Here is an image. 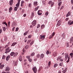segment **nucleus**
<instances>
[{"label": "nucleus", "instance_id": "nucleus-20", "mask_svg": "<svg viewBox=\"0 0 73 73\" xmlns=\"http://www.w3.org/2000/svg\"><path fill=\"white\" fill-rule=\"evenodd\" d=\"M23 3H24V1H21V6L22 8H23Z\"/></svg>", "mask_w": 73, "mask_h": 73}, {"label": "nucleus", "instance_id": "nucleus-35", "mask_svg": "<svg viewBox=\"0 0 73 73\" xmlns=\"http://www.w3.org/2000/svg\"><path fill=\"white\" fill-rule=\"evenodd\" d=\"M25 49H28L29 48V46L28 45H26L25 47Z\"/></svg>", "mask_w": 73, "mask_h": 73}, {"label": "nucleus", "instance_id": "nucleus-33", "mask_svg": "<svg viewBox=\"0 0 73 73\" xmlns=\"http://www.w3.org/2000/svg\"><path fill=\"white\" fill-rule=\"evenodd\" d=\"M48 14H49V13L48 11H47L45 13V16H48Z\"/></svg>", "mask_w": 73, "mask_h": 73}, {"label": "nucleus", "instance_id": "nucleus-52", "mask_svg": "<svg viewBox=\"0 0 73 73\" xmlns=\"http://www.w3.org/2000/svg\"><path fill=\"white\" fill-rule=\"evenodd\" d=\"M33 43H34V42L33 41L31 42L30 43V45H32V44H33Z\"/></svg>", "mask_w": 73, "mask_h": 73}, {"label": "nucleus", "instance_id": "nucleus-36", "mask_svg": "<svg viewBox=\"0 0 73 73\" xmlns=\"http://www.w3.org/2000/svg\"><path fill=\"white\" fill-rule=\"evenodd\" d=\"M62 36L63 37V38H65V35H64V33H63L62 34Z\"/></svg>", "mask_w": 73, "mask_h": 73}, {"label": "nucleus", "instance_id": "nucleus-16", "mask_svg": "<svg viewBox=\"0 0 73 73\" xmlns=\"http://www.w3.org/2000/svg\"><path fill=\"white\" fill-rule=\"evenodd\" d=\"M57 54V53L56 52H53V55L54 56V57H56V56Z\"/></svg>", "mask_w": 73, "mask_h": 73}, {"label": "nucleus", "instance_id": "nucleus-28", "mask_svg": "<svg viewBox=\"0 0 73 73\" xmlns=\"http://www.w3.org/2000/svg\"><path fill=\"white\" fill-rule=\"evenodd\" d=\"M3 24H5L6 25L7 27L8 25H7V23H6V22H4L2 23Z\"/></svg>", "mask_w": 73, "mask_h": 73}, {"label": "nucleus", "instance_id": "nucleus-41", "mask_svg": "<svg viewBox=\"0 0 73 73\" xmlns=\"http://www.w3.org/2000/svg\"><path fill=\"white\" fill-rule=\"evenodd\" d=\"M40 56V55L39 54H38L36 56L37 58H39Z\"/></svg>", "mask_w": 73, "mask_h": 73}, {"label": "nucleus", "instance_id": "nucleus-5", "mask_svg": "<svg viewBox=\"0 0 73 73\" xmlns=\"http://www.w3.org/2000/svg\"><path fill=\"white\" fill-rule=\"evenodd\" d=\"M68 25H71L73 24V21L72 22V21H69L68 23Z\"/></svg>", "mask_w": 73, "mask_h": 73}, {"label": "nucleus", "instance_id": "nucleus-50", "mask_svg": "<svg viewBox=\"0 0 73 73\" xmlns=\"http://www.w3.org/2000/svg\"><path fill=\"white\" fill-rule=\"evenodd\" d=\"M31 40L30 39L27 42V44H29V42H31Z\"/></svg>", "mask_w": 73, "mask_h": 73}, {"label": "nucleus", "instance_id": "nucleus-63", "mask_svg": "<svg viewBox=\"0 0 73 73\" xmlns=\"http://www.w3.org/2000/svg\"><path fill=\"white\" fill-rule=\"evenodd\" d=\"M29 7H31V3H29Z\"/></svg>", "mask_w": 73, "mask_h": 73}, {"label": "nucleus", "instance_id": "nucleus-46", "mask_svg": "<svg viewBox=\"0 0 73 73\" xmlns=\"http://www.w3.org/2000/svg\"><path fill=\"white\" fill-rule=\"evenodd\" d=\"M64 6H62L61 7L60 9V10H61V9H63L64 8Z\"/></svg>", "mask_w": 73, "mask_h": 73}, {"label": "nucleus", "instance_id": "nucleus-60", "mask_svg": "<svg viewBox=\"0 0 73 73\" xmlns=\"http://www.w3.org/2000/svg\"><path fill=\"white\" fill-rule=\"evenodd\" d=\"M32 36V35H29L28 36V38H30L31 37V36Z\"/></svg>", "mask_w": 73, "mask_h": 73}, {"label": "nucleus", "instance_id": "nucleus-53", "mask_svg": "<svg viewBox=\"0 0 73 73\" xmlns=\"http://www.w3.org/2000/svg\"><path fill=\"white\" fill-rule=\"evenodd\" d=\"M3 29L4 31H5V27H3Z\"/></svg>", "mask_w": 73, "mask_h": 73}, {"label": "nucleus", "instance_id": "nucleus-15", "mask_svg": "<svg viewBox=\"0 0 73 73\" xmlns=\"http://www.w3.org/2000/svg\"><path fill=\"white\" fill-rule=\"evenodd\" d=\"M16 44H17V42H14L11 45V46H14L15 45H16Z\"/></svg>", "mask_w": 73, "mask_h": 73}, {"label": "nucleus", "instance_id": "nucleus-24", "mask_svg": "<svg viewBox=\"0 0 73 73\" xmlns=\"http://www.w3.org/2000/svg\"><path fill=\"white\" fill-rule=\"evenodd\" d=\"M70 56H71L70 58H72V57H73V53H72V52H71V53L70 54Z\"/></svg>", "mask_w": 73, "mask_h": 73}, {"label": "nucleus", "instance_id": "nucleus-25", "mask_svg": "<svg viewBox=\"0 0 73 73\" xmlns=\"http://www.w3.org/2000/svg\"><path fill=\"white\" fill-rule=\"evenodd\" d=\"M61 58V57L58 56L57 58V61H59V60H60Z\"/></svg>", "mask_w": 73, "mask_h": 73}, {"label": "nucleus", "instance_id": "nucleus-39", "mask_svg": "<svg viewBox=\"0 0 73 73\" xmlns=\"http://www.w3.org/2000/svg\"><path fill=\"white\" fill-rule=\"evenodd\" d=\"M44 27H45V25H42L41 26V29H43V28H44Z\"/></svg>", "mask_w": 73, "mask_h": 73}, {"label": "nucleus", "instance_id": "nucleus-54", "mask_svg": "<svg viewBox=\"0 0 73 73\" xmlns=\"http://www.w3.org/2000/svg\"><path fill=\"white\" fill-rule=\"evenodd\" d=\"M66 46L67 47H69V45L68 43L67 42Z\"/></svg>", "mask_w": 73, "mask_h": 73}, {"label": "nucleus", "instance_id": "nucleus-61", "mask_svg": "<svg viewBox=\"0 0 73 73\" xmlns=\"http://www.w3.org/2000/svg\"><path fill=\"white\" fill-rule=\"evenodd\" d=\"M52 37H53V36L52 35H50L49 36V38L50 39V38H52Z\"/></svg>", "mask_w": 73, "mask_h": 73}, {"label": "nucleus", "instance_id": "nucleus-58", "mask_svg": "<svg viewBox=\"0 0 73 73\" xmlns=\"http://www.w3.org/2000/svg\"><path fill=\"white\" fill-rule=\"evenodd\" d=\"M55 35V33L54 32L52 33V36H54V35Z\"/></svg>", "mask_w": 73, "mask_h": 73}, {"label": "nucleus", "instance_id": "nucleus-19", "mask_svg": "<svg viewBox=\"0 0 73 73\" xmlns=\"http://www.w3.org/2000/svg\"><path fill=\"white\" fill-rule=\"evenodd\" d=\"M9 58H10V56L9 55L7 56L6 58V61H8L9 60Z\"/></svg>", "mask_w": 73, "mask_h": 73}, {"label": "nucleus", "instance_id": "nucleus-14", "mask_svg": "<svg viewBox=\"0 0 73 73\" xmlns=\"http://www.w3.org/2000/svg\"><path fill=\"white\" fill-rule=\"evenodd\" d=\"M44 57V55L43 54H41L40 56V58L42 59Z\"/></svg>", "mask_w": 73, "mask_h": 73}, {"label": "nucleus", "instance_id": "nucleus-62", "mask_svg": "<svg viewBox=\"0 0 73 73\" xmlns=\"http://www.w3.org/2000/svg\"><path fill=\"white\" fill-rule=\"evenodd\" d=\"M68 20H69V18H67L66 19V21H68Z\"/></svg>", "mask_w": 73, "mask_h": 73}, {"label": "nucleus", "instance_id": "nucleus-37", "mask_svg": "<svg viewBox=\"0 0 73 73\" xmlns=\"http://www.w3.org/2000/svg\"><path fill=\"white\" fill-rule=\"evenodd\" d=\"M31 17L32 18L34 17V13L33 12L31 13Z\"/></svg>", "mask_w": 73, "mask_h": 73}, {"label": "nucleus", "instance_id": "nucleus-43", "mask_svg": "<svg viewBox=\"0 0 73 73\" xmlns=\"http://www.w3.org/2000/svg\"><path fill=\"white\" fill-rule=\"evenodd\" d=\"M7 37L6 36H5L4 38V40L5 41H7Z\"/></svg>", "mask_w": 73, "mask_h": 73}, {"label": "nucleus", "instance_id": "nucleus-29", "mask_svg": "<svg viewBox=\"0 0 73 73\" xmlns=\"http://www.w3.org/2000/svg\"><path fill=\"white\" fill-rule=\"evenodd\" d=\"M14 52H12L10 54V55L11 56H13V55H14Z\"/></svg>", "mask_w": 73, "mask_h": 73}, {"label": "nucleus", "instance_id": "nucleus-4", "mask_svg": "<svg viewBox=\"0 0 73 73\" xmlns=\"http://www.w3.org/2000/svg\"><path fill=\"white\" fill-rule=\"evenodd\" d=\"M33 70L34 71V73H36L37 72V68L36 67H34L33 68Z\"/></svg>", "mask_w": 73, "mask_h": 73}, {"label": "nucleus", "instance_id": "nucleus-32", "mask_svg": "<svg viewBox=\"0 0 73 73\" xmlns=\"http://www.w3.org/2000/svg\"><path fill=\"white\" fill-rule=\"evenodd\" d=\"M28 31H26L25 33H24V36H26V35H27L28 34Z\"/></svg>", "mask_w": 73, "mask_h": 73}, {"label": "nucleus", "instance_id": "nucleus-44", "mask_svg": "<svg viewBox=\"0 0 73 73\" xmlns=\"http://www.w3.org/2000/svg\"><path fill=\"white\" fill-rule=\"evenodd\" d=\"M9 49V47H8L7 48H6L5 50V51H8Z\"/></svg>", "mask_w": 73, "mask_h": 73}, {"label": "nucleus", "instance_id": "nucleus-26", "mask_svg": "<svg viewBox=\"0 0 73 73\" xmlns=\"http://www.w3.org/2000/svg\"><path fill=\"white\" fill-rule=\"evenodd\" d=\"M19 60L20 61H22V56H21L19 57Z\"/></svg>", "mask_w": 73, "mask_h": 73}, {"label": "nucleus", "instance_id": "nucleus-3", "mask_svg": "<svg viewBox=\"0 0 73 73\" xmlns=\"http://www.w3.org/2000/svg\"><path fill=\"white\" fill-rule=\"evenodd\" d=\"M65 57L66 60H67L68 58L69 57V55H68V54L67 53H66L65 54Z\"/></svg>", "mask_w": 73, "mask_h": 73}, {"label": "nucleus", "instance_id": "nucleus-56", "mask_svg": "<svg viewBox=\"0 0 73 73\" xmlns=\"http://www.w3.org/2000/svg\"><path fill=\"white\" fill-rule=\"evenodd\" d=\"M40 27V24H38V25L37 26V28H38Z\"/></svg>", "mask_w": 73, "mask_h": 73}, {"label": "nucleus", "instance_id": "nucleus-13", "mask_svg": "<svg viewBox=\"0 0 73 73\" xmlns=\"http://www.w3.org/2000/svg\"><path fill=\"white\" fill-rule=\"evenodd\" d=\"M67 71V68H65L64 70L62 71V72L63 73H65Z\"/></svg>", "mask_w": 73, "mask_h": 73}, {"label": "nucleus", "instance_id": "nucleus-57", "mask_svg": "<svg viewBox=\"0 0 73 73\" xmlns=\"http://www.w3.org/2000/svg\"><path fill=\"white\" fill-rule=\"evenodd\" d=\"M18 30H19V28L18 27H17V28H16V29L15 30L16 32L18 31Z\"/></svg>", "mask_w": 73, "mask_h": 73}, {"label": "nucleus", "instance_id": "nucleus-22", "mask_svg": "<svg viewBox=\"0 0 73 73\" xmlns=\"http://www.w3.org/2000/svg\"><path fill=\"white\" fill-rule=\"evenodd\" d=\"M20 5V3H17V4H16V6L18 8H19V6Z\"/></svg>", "mask_w": 73, "mask_h": 73}, {"label": "nucleus", "instance_id": "nucleus-55", "mask_svg": "<svg viewBox=\"0 0 73 73\" xmlns=\"http://www.w3.org/2000/svg\"><path fill=\"white\" fill-rule=\"evenodd\" d=\"M60 61H61V62H62L64 61V60L62 59V58H61L60 60Z\"/></svg>", "mask_w": 73, "mask_h": 73}, {"label": "nucleus", "instance_id": "nucleus-40", "mask_svg": "<svg viewBox=\"0 0 73 73\" xmlns=\"http://www.w3.org/2000/svg\"><path fill=\"white\" fill-rule=\"evenodd\" d=\"M39 8V7L37 6L36 8L35 9V11H37V10L38 9V8Z\"/></svg>", "mask_w": 73, "mask_h": 73}, {"label": "nucleus", "instance_id": "nucleus-49", "mask_svg": "<svg viewBox=\"0 0 73 73\" xmlns=\"http://www.w3.org/2000/svg\"><path fill=\"white\" fill-rule=\"evenodd\" d=\"M28 60L30 62H32V59H30V58H29L28 59Z\"/></svg>", "mask_w": 73, "mask_h": 73}, {"label": "nucleus", "instance_id": "nucleus-59", "mask_svg": "<svg viewBox=\"0 0 73 73\" xmlns=\"http://www.w3.org/2000/svg\"><path fill=\"white\" fill-rule=\"evenodd\" d=\"M9 46V45H6L5 46V48H7V47Z\"/></svg>", "mask_w": 73, "mask_h": 73}, {"label": "nucleus", "instance_id": "nucleus-42", "mask_svg": "<svg viewBox=\"0 0 73 73\" xmlns=\"http://www.w3.org/2000/svg\"><path fill=\"white\" fill-rule=\"evenodd\" d=\"M17 8H18V7H15L14 11H17Z\"/></svg>", "mask_w": 73, "mask_h": 73}, {"label": "nucleus", "instance_id": "nucleus-51", "mask_svg": "<svg viewBox=\"0 0 73 73\" xmlns=\"http://www.w3.org/2000/svg\"><path fill=\"white\" fill-rule=\"evenodd\" d=\"M16 38L15 37V35H13V40H15Z\"/></svg>", "mask_w": 73, "mask_h": 73}, {"label": "nucleus", "instance_id": "nucleus-8", "mask_svg": "<svg viewBox=\"0 0 73 73\" xmlns=\"http://www.w3.org/2000/svg\"><path fill=\"white\" fill-rule=\"evenodd\" d=\"M9 4L10 5H12L13 3V0H11L9 1Z\"/></svg>", "mask_w": 73, "mask_h": 73}, {"label": "nucleus", "instance_id": "nucleus-18", "mask_svg": "<svg viewBox=\"0 0 73 73\" xmlns=\"http://www.w3.org/2000/svg\"><path fill=\"white\" fill-rule=\"evenodd\" d=\"M37 3H38L37 1L34 2H33L34 5H35V6H37V5H38V4H37Z\"/></svg>", "mask_w": 73, "mask_h": 73}, {"label": "nucleus", "instance_id": "nucleus-9", "mask_svg": "<svg viewBox=\"0 0 73 73\" xmlns=\"http://www.w3.org/2000/svg\"><path fill=\"white\" fill-rule=\"evenodd\" d=\"M4 64L0 65V69H3V68L4 67Z\"/></svg>", "mask_w": 73, "mask_h": 73}, {"label": "nucleus", "instance_id": "nucleus-7", "mask_svg": "<svg viewBox=\"0 0 73 73\" xmlns=\"http://www.w3.org/2000/svg\"><path fill=\"white\" fill-rule=\"evenodd\" d=\"M60 21H61L60 20H59L58 21L57 24L56 25V26H57V27H58V26H60V25H61Z\"/></svg>", "mask_w": 73, "mask_h": 73}, {"label": "nucleus", "instance_id": "nucleus-38", "mask_svg": "<svg viewBox=\"0 0 73 73\" xmlns=\"http://www.w3.org/2000/svg\"><path fill=\"white\" fill-rule=\"evenodd\" d=\"M35 54V53L34 52H33L32 53H31V56H33Z\"/></svg>", "mask_w": 73, "mask_h": 73}, {"label": "nucleus", "instance_id": "nucleus-12", "mask_svg": "<svg viewBox=\"0 0 73 73\" xmlns=\"http://www.w3.org/2000/svg\"><path fill=\"white\" fill-rule=\"evenodd\" d=\"M40 38L42 39V40H44L45 38V35H43V36H41Z\"/></svg>", "mask_w": 73, "mask_h": 73}, {"label": "nucleus", "instance_id": "nucleus-31", "mask_svg": "<svg viewBox=\"0 0 73 73\" xmlns=\"http://www.w3.org/2000/svg\"><path fill=\"white\" fill-rule=\"evenodd\" d=\"M11 50V49H10L9 50H8V51H6L5 52V53H9V52H10Z\"/></svg>", "mask_w": 73, "mask_h": 73}, {"label": "nucleus", "instance_id": "nucleus-1", "mask_svg": "<svg viewBox=\"0 0 73 73\" xmlns=\"http://www.w3.org/2000/svg\"><path fill=\"white\" fill-rule=\"evenodd\" d=\"M48 4L50 5H51V7H53L54 5V2H52V1H50L48 2Z\"/></svg>", "mask_w": 73, "mask_h": 73}, {"label": "nucleus", "instance_id": "nucleus-27", "mask_svg": "<svg viewBox=\"0 0 73 73\" xmlns=\"http://www.w3.org/2000/svg\"><path fill=\"white\" fill-rule=\"evenodd\" d=\"M70 61V57H69L68 58V60L66 61V62L67 63H68V62H69Z\"/></svg>", "mask_w": 73, "mask_h": 73}, {"label": "nucleus", "instance_id": "nucleus-2", "mask_svg": "<svg viewBox=\"0 0 73 73\" xmlns=\"http://www.w3.org/2000/svg\"><path fill=\"white\" fill-rule=\"evenodd\" d=\"M37 23V21L36 20H34L32 23V24L33 27H35Z\"/></svg>", "mask_w": 73, "mask_h": 73}, {"label": "nucleus", "instance_id": "nucleus-17", "mask_svg": "<svg viewBox=\"0 0 73 73\" xmlns=\"http://www.w3.org/2000/svg\"><path fill=\"white\" fill-rule=\"evenodd\" d=\"M13 9V8H12V7H10L9 8V12L10 13L11 12V11Z\"/></svg>", "mask_w": 73, "mask_h": 73}, {"label": "nucleus", "instance_id": "nucleus-21", "mask_svg": "<svg viewBox=\"0 0 73 73\" xmlns=\"http://www.w3.org/2000/svg\"><path fill=\"white\" fill-rule=\"evenodd\" d=\"M14 57H16V56H17V54H18V52H16V53L14 52Z\"/></svg>", "mask_w": 73, "mask_h": 73}, {"label": "nucleus", "instance_id": "nucleus-34", "mask_svg": "<svg viewBox=\"0 0 73 73\" xmlns=\"http://www.w3.org/2000/svg\"><path fill=\"white\" fill-rule=\"evenodd\" d=\"M61 4H62V1H60L58 3V6H60Z\"/></svg>", "mask_w": 73, "mask_h": 73}, {"label": "nucleus", "instance_id": "nucleus-30", "mask_svg": "<svg viewBox=\"0 0 73 73\" xmlns=\"http://www.w3.org/2000/svg\"><path fill=\"white\" fill-rule=\"evenodd\" d=\"M57 66H58V64L57 63L55 64H54V68H56V67H57Z\"/></svg>", "mask_w": 73, "mask_h": 73}, {"label": "nucleus", "instance_id": "nucleus-64", "mask_svg": "<svg viewBox=\"0 0 73 73\" xmlns=\"http://www.w3.org/2000/svg\"><path fill=\"white\" fill-rule=\"evenodd\" d=\"M71 3L72 4H73V0H71Z\"/></svg>", "mask_w": 73, "mask_h": 73}, {"label": "nucleus", "instance_id": "nucleus-23", "mask_svg": "<svg viewBox=\"0 0 73 73\" xmlns=\"http://www.w3.org/2000/svg\"><path fill=\"white\" fill-rule=\"evenodd\" d=\"M64 64H63V62H61L59 64V66H62Z\"/></svg>", "mask_w": 73, "mask_h": 73}, {"label": "nucleus", "instance_id": "nucleus-6", "mask_svg": "<svg viewBox=\"0 0 73 73\" xmlns=\"http://www.w3.org/2000/svg\"><path fill=\"white\" fill-rule=\"evenodd\" d=\"M71 13H72L71 11H69L66 15V17H68L69 16H70V15H71Z\"/></svg>", "mask_w": 73, "mask_h": 73}, {"label": "nucleus", "instance_id": "nucleus-11", "mask_svg": "<svg viewBox=\"0 0 73 73\" xmlns=\"http://www.w3.org/2000/svg\"><path fill=\"white\" fill-rule=\"evenodd\" d=\"M9 70H10V68H9L8 67H6V68L5 71L7 72V71H9Z\"/></svg>", "mask_w": 73, "mask_h": 73}, {"label": "nucleus", "instance_id": "nucleus-48", "mask_svg": "<svg viewBox=\"0 0 73 73\" xmlns=\"http://www.w3.org/2000/svg\"><path fill=\"white\" fill-rule=\"evenodd\" d=\"M5 58V56L4 55H3L2 57V59H4Z\"/></svg>", "mask_w": 73, "mask_h": 73}, {"label": "nucleus", "instance_id": "nucleus-47", "mask_svg": "<svg viewBox=\"0 0 73 73\" xmlns=\"http://www.w3.org/2000/svg\"><path fill=\"white\" fill-rule=\"evenodd\" d=\"M46 54L47 55L49 54V51L48 50H47L46 52Z\"/></svg>", "mask_w": 73, "mask_h": 73}, {"label": "nucleus", "instance_id": "nucleus-10", "mask_svg": "<svg viewBox=\"0 0 73 73\" xmlns=\"http://www.w3.org/2000/svg\"><path fill=\"white\" fill-rule=\"evenodd\" d=\"M40 11H41V12H42V10H38V15H39V16H40V15H42V13H39Z\"/></svg>", "mask_w": 73, "mask_h": 73}, {"label": "nucleus", "instance_id": "nucleus-45", "mask_svg": "<svg viewBox=\"0 0 73 73\" xmlns=\"http://www.w3.org/2000/svg\"><path fill=\"white\" fill-rule=\"evenodd\" d=\"M70 41H72V42H73V37H72L70 39Z\"/></svg>", "mask_w": 73, "mask_h": 73}]
</instances>
